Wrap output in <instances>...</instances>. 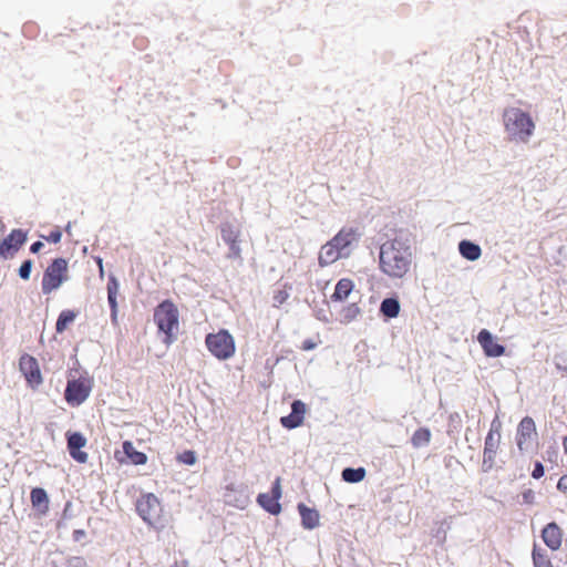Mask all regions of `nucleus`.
Segmentation results:
<instances>
[{
    "instance_id": "nucleus-1",
    "label": "nucleus",
    "mask_w": 567,
    "mask_h": 567,
    "mask_svg": "<svg viewBox=\"0 0 567 567\" xmlns=\"http://www.w3.org/2000/svg\"><path fill=\"white\" fill-rule=\"evenodd\" d=\"M411 247L399 238L383 243L380 247L379 266L383 274L390 278H403L412 265Z\"/></svg>"
},
{
    "instance_id": "nucleus-2",
    "label": "nucleus",
    "mask_w": 567,
    "mask_h": 567,
    "mask_svg": "<svg viewBox=\"0 0 567 567\" xmlns=\"http://www.w3.org/2000/svg\"><path fill=\"white\" fill-rule=\"evenodd\" d=\"M503 123L508 140L517 143H528L536 127L529 113L519 107H506Z\"/></svg>"
},
{
    "instance_id": "nucleus-3",
    "label": "nucleus",
    "mask_w": 567,
    "mask_h": 567,
    "mask_svg": "<svg viewBox=\"0 0 567 567\" xmlns=\"http://www.w3.org/2000/svg\"><path fill=\"white\" fill-rule=\"evenodd\" d=\"M178 319V309L171 300L162 301L154 310V321L158 330L165 334L164 343L167 346L176 340Z\"/></svg>"
},
{
    "instance_id": "nucleus-4",
    "label": "nucleus",
    "mask_w": 567,
    "mask_h": 567,
    "mask_svg": "<svg viewBox=\"0 0 567 567\" xmlns=\"http://www.w3.org/2000/svg\"><path fill=\"white\" fill-rule=\"evenodd\" d=\"M205 346L210 354L219 361L229 360L236 353L235 339L226 329L208 333L205 338Z\"/></svg>"
},
{
    "instance_id": "nucleus-5",
    "label": "nucleus",
    "mask_w": 567,
    "mask_h": 567,
    "mask_svg": "<svg viewBox=\"0 0 567 567\" xmlns=\"http://www.w3.org/2000/svg\"><path fill=\"white\" fill-rule=\"evenodd\" d=\"M69 262L64 258L53 259L45 268L42 280L41 290L44 296H49L56 291L64 282L69 280Z\"/></svg>"
},
{
    "instance_id": "nucleus-6",
    "label": "nucleus",
    "mask_w": 567,
    "mask_h": 567,
    "mask_svg": "<svg viewBox=\"0 0 567 567\" xmlns=\"http://www.w3.org/2000/svg\"><path fill=\"white\" fill-rule=\"evenodd\" d=\"M501 443V423L494 420L485 437L482 468L484 472L491 471L495 465L496 454Z\"/></svg>"
},
{
    "instance_id": "nucleus-7",
    "label": "nucleus",
    "mask_w": 567,
    "mask_h": 567,
    "mask_svg": "<svg viewBox=\"0 0 567 567\" xmlns=\"http://www.w3.org/2000/svg\"><path fill=\"white\" fill-rule=\"evenodd\" d=\"M91 390L92 380L87 377L69 380L64 392L65 401L72 406H78L89 398Z\"/></svg>"
},
{
    "instance_id": "nucleus-8",
    "label": "nucleus",
    "mask_w": 567,
    "mask_h": 567,
    "mask_svg": "<svg viewBox=\"0 0 567 567\" xmlns=\"http://www.w3.org/2000/svg\"><path fill=\"white\" fill-rule=\"evenodd\" d=\"M136 511L144 522L154 525L161 518V502L153 493L143 494L136 502Z\"/></svg>"
},
{
    "instance_id": "nucleus-9",
    "label": "nucleus",
    "mask_w": 567,
    "mask_h": 567,
    "mask_svg": "<svg viewBox=\"0 0 567 567\" xmlns=\"http://www.w3.org/2000/svg\"><path fill=\"white\" fill-rule=\"evenodd\" d=\"M537 442V431L534 420L530 416L522 419L517 426L516 444L518 450L527 452Z\"/></svg>"
},
{
    "instance_id": "nucleus-10",
    "label": "nucleus",
    "mask_w": 567,
    "mask_h": 567,
    "mask_svg": "<svg viewBox=\"0 0 567 567\" xmlns=\"http://www.w3.org/2000/svg\"><path fill=\"white\" fill-rule=\"evenodd\" d=\"M19 368L25 378L27 383L32 389H37L43 382L39 363L34 357L30 354L21 355L19 360Z\"/></svg>"
},
{
    "instance_id": "nucleus-11",
    "label": "nucleus",
    "mask_w": 567,
    "mask_h": 567,
    "mask_svg": "<svg viewBox=\"0 0 567 567\" xmlns=\"http://www.w3.org/2000/svg\"><path fill=\"white\" fill-rule=\"evenodd\" d=\"M25 240L27 236L21 229H13L0 241V256L4 259L13 258Z\"/></svg>"
},
{
    "instance_id": "nucleus-12",
    "label": "nucleus",
    "mask_w": 567,
    "mask_h": 567,
    "mask_svg": "<svg viewBox=\"0 0 567 567\" xmlns=\"http://www.w3.org/2000/svg\"><path fill=\"white\" fill-rule=\"evenodd\" d=\"M281 496V488H280V478H277L272 489L271 494L262 493L258 495V503L259 505L265 508L270 514L277 515L281 511V506L278 502V499Z\"/></svg>"
},
{
    "instance_id": "nucleus-13",
    "label": "nucleus",
    "mask_w": 567,
    "mask_h": 567,
    "mask_svg": "<svg viewBox=\"0 0 567 567\" xmlns=\"http://www.w3.org/2000/svg\"><path fill=\"white\" fill-rule=\"evenodd\" d=\"M306 412V404L300 400H296L291 404V413L287 416H282L280 423L286 429H296L303 423Z\"/></svg>"
},
{
    "instance_id": "nucleus-14",
    "label": "nucleus",
    "mask_w": 567,
    "mask_h": 567,
    "mask_svg": "<svg viewBox=\"0 0 567 567\" xmlns=\"http://www.w3.org/2000/svg\"><path fill=\"white\" fill-rule=\"evenodd\" d=\"M477 341L487 357H501L505 353V347L497 343L492 333L486 329L480 331Z\"/></svg>"
},
{
    "instance_id": "nucleus-15",
    "label": "nucleus",
    "mask_w": 567,
    "mask_h": 567,
    "mask_svg": "<svg viewBox=\"0 0 567 567\" xmlns=\"http://www.w3.org/2000/svg\"><path fill=\"white\" fill-rule=\"evenodd\" d=\"M86 445V439L79 432L68 435V450L72 458L79 463L87 461V453L82 452L81 449Z\"/></svg>"
},
{
    "instance_id": "nucleus-16",
    "label": "nucleus",
    "mask_w": 567,
    "mask_h": 567,
    "mask_svg": "<svg viewBox=\"0 0 567 567\" xmlns=\"http://www.w3.org/2000/svg\"><path fill=\"white\" fill-rule=\"evenodd\" d=\"M564 533L556 523L547 524L542 530V538L551 550H558L563 543Z\"/></svg>"
},
{
    "instance_id": "nucleus-17",
    "label": "nucleus",
    "mask_w": 567,
    "mask_h": 567,
    "mask_svg": "<svg viewBox=\"0 0 567 567\" xmlns=\"http://www.w3.org/2000/svg\"><path fill=\"white\" fill-rule=\"evenodd\" d=\"M340 238H332L329 243L323 245L319 252V264L320 266H328L338 260L339 258L344 257L340 250L336 248V245Z\"/></svg>"
},
{
    "instance_id": "nucleus-18",
    "label": "nucleus",
    "mask_w": 567,
    "mask_h": 567,
    "mask_svg": "<svg viewBox=\"0 0 567 567\" xmlns=\"http://www.w3.org/2000/svg\"><path fill=\"white\" fill-rule=\"evenodd\" d=\"M30 501L32 507L37 509L40 515H45L49 512V496L44 488L34 487L30 493Z\"/></svg>"
},
{
    "instance_id": "nucleus-19",
    "label": "nucleus",
    "mask_w": 567,
    "mask_h": 567,
    "mask_svg": "<svg viewBox=\"0 0 567 567\" xmlns=\"http://www.w3.org/2000/svg\"><path fill=\"white\" fill-rule=\"evenodd\" d=\"M298 511L301 516V524L306 529H313L319 525V513L313 509L307 507L305 504L298 505Z\"/></svg>"
},
{
    "instance_id": "nucleus-20",
    "label": "nucleus",
    "mask_w": 567,
    "mask_h": 567,
    "mask_svg": "<svg viewBox=\"0 0 567 567\" xmlns=\"http://www.w3.org/2000/svg\"><path fill=\"white\" fill-rule=\"evenodd\" d=\"M333 238H340L336 248L342 252L344 257L350 256L351 254V244L354 240V233L352 229L349 230H340Z\"/></svg>"
},
{
    "instance_id": "nucleus-21",
    "label": "nucleus",
    "mask_w": 567,
    "mask_h": 567,
    "mask_svg": "<svg viewBox=\"0 0 567 567\" xmlns=\"http://www.w3.org/2000/svg\"><path fill=\"white\" fill-rule=\"evenodd\" d=\"M458 250H460V254L465 259L471 260V261L477 260L482 255L481 247L470 240H462L458 244Z\"/></svg>"
},
{
    "instance_id": "nucleus-22",
    "label": "nucleus",
    "mask_w": 567,
    "mask_h": 567,
    "mask_svg": "<svg viewBox=\"0 0 567 567\" xmlns=\"http://www.w3.org/2000/svg\"><path fill=\"white\" fill-rule=\"evenodd\" d=\"M76 317L78 312L74 310L66 309L61 311L55 323L56 332L62 333L65 331L69 326L73 323Z\"/></svg>"
},
{
    "instance_id": "nucleus-23",
    "label": "nucleus",
    "mask_w": 567,
    "mask_h": 567,
    "mask_svg": "<svg viewBox=\"0 0 567 567\" xmlns=\"http://www.w3.org/2000/svg\"><path fill=\"white\" fill-rule=\"evenodd\" d=\"M123 451L131 460V462L135 465H143L147 462V456L145 453L136 451L133 443L130 441H125L123 443Z\"/></svg>"
},
{
    "instance_id": "nucleus-24",
    "label": "nucleus",
    "mask_w": 567,
    "mask_h": 567,
    "mask_svg": "<svg viewBox=\"0 0 567 567\" xmlns=\"http://www.w3.org/2000/svg\"><path fill=\"white\" fill-rule=\"evenodd\" d=\"M400 302L396 298H385L380 306L381 313L386 318H396L400 313Z\"/></svg>"
},
{
    "instance_id": "nucleus-25",
    "label": "nucleus",
    "mask_w": 567,
    "mask_h": 567,
    "mask_svg": "<svg viewBox=\"0 0 567 567\" xmlns=\"http://www.w3.org/2000/svg\"><path fill=\"white\" fill-rule=\"evenodd\" d=\"M352 289H353L352 281L350 279L343 278V279L338 281V284L336 286V289H334V292L331 296V298L333 300L342 301V300H344L350 295Z\"/></svg>"
},
{
    "instance_id": "nucleus-26",
    "label": "nucleus",
    "mask_w": 567,
    "mask_h": 567,
    "mask_svg": "<svg viewBox=\"0 0 567 567\" xmlns=\"http://www.w3.org/2000/svg\"><path fill=\"white\" fill-rule=\"evenodd\" d=\"M221 238L226 244H233L239 241L240 231L234 225L226 223L220 227Z\"/></svg>"
},
{
    "instance_id": "nucleus-27",
    "label": "nucleus",
    "mask_w": 567,
    "mask_h": 567,
    "mask_svg": "<svg viewBox=\"0 0 567 567\" xmlns=\"http://www.w3.org/2000/svg\"><path fill=\"white\" fill-rule=\"evenodd\" d=\"M430 441H431V431L426 427L417 429L411 437V443L416 449L427 445L430 443Z\"/></svg>"
},
{
    "instance_id": "nucleus-28",
    "label": "nucleus",
    "mask_w": 567,
    "mask_h": 567,
    "mask_svg": "<svg viewBox=\"0 0 567 567\" xmlns=\"http://www.w3.org/2000/svg\"><path fill=\"white\" fill-rule=\"evenodd\" d=\"M533 561L535 567H553L551 561L547 555L540 550H537L536 548L533 550Z\"/></svg>"
},
{
    "instance_id": "nucleus-29",
    "label": "nucleus",
    "mask_w": 567,
    "mask_h": 567,
    "mask_svg": "<svg viewBox=\"0 0 567 567\" xmlns=\"http://www.w3.org/2000/svg\"><path fill=\"white\" fill-rule=\"evenodd\" d=\"M178 462L186 465H194L196 463V455L193 451H184L177 456Z\"/></svg>"
},
{
    "instance_id": "nucleus-30",
    "label": "nucleus",
    "mask_w": 567,
    "mask_h": 567,
    "mask_svg": "<svg viewBox=\"0 0 567 567\" xmlns=\"http://www.w3.org/2000/svg\"><path fill=\"white\" fill-rule=\"evenodd\" d=\"M31 269H32V260L29 259V260L23 261L19 268V276L23 280H28L30 278Z\"/></svg>"
},
{
    "instance_id": "nucleus-31",
    "label": "nucleus",
    "mask_w": 567,
    "mask_h": 567,
    "mask_svg": "<svg viewBox=\"0 0 567 567\" xmlns=\"http://www.w3.org/2000/svg\"><path fill=\"white\" fill-rule=\"evenodd\" d=\"M536 501V494L532 488H526L522 492V502L526 505H533Z\"/></svg>"
},
{
    "instance_id": "nucleus-32",
    "label": "nucleus",
    "mask_w": 567,
    "mask_h": 567,
    "mask_svg": "<svg viewBox=\"0 0 567 567\" xmlns=\"http://www.w3.org/2000/svg\"><path fill=\"white\" fill-rule=\"evenodd\" d=\"M545 470L540 462H536L532 472V477L538 480L544 476Z\"/></svg>"
},
{
    "instance_id": "nucleus-33",
    "label": "nucleus",
    "mask_w": 567,
    "mask_h": 567,
    "mask_svg": "<svg viewBox=\"0 0 567 567\" xmlns=\"http://www.w3.org/2000/svg\"><path fill=\"white\" fill-rule=\"evenodd\" d=\"M229 246L230 257L240 258L241 249L239 247V241H235L233 244H227Z\"/></svg>"
},
{
    "instance_id": "nucleus-34",
    "label": "nucleus",
    "mask_w": 567,
    "mask_h": 567,
    "mask_svg": "<svg viewBox=\"0 0 567 567\" xmlns=\"http://www.w3.org/2000/svg\"><path fill=\"white\" fill-rule=\"evenodd\" d=\"M342 478L348 483H354V468L348 467L342 472Z\"/></svg>"
},
{
    "instance_id": "nucleus-35",
    "label": "nucleus",
    "mask_w": 567,
    "mask_h": 567,
    "mask_svg": "<svg viewBox=\"0 0 567 567\" xmlns=\"http://www.w3.org/2000/svg\"><path fill=\"white\" fill-rule=\"evenodd\" d=\"M557 489L564 494H567V474L560 476L558 480Z\"/></svg>"
},
{
    "instance_id": "nucleus-36",
    "label": "nucleus",
    "mask_w": 567,
    "mask_h": 567,
    "mask_svg": "<svg viewBox=\"0 0 567 567\" xmlns=\"http://www.w3.org/2000/svg\"><path fill=\"white\" fill-rule=\"evenodd\" d=\"M61 237H62V234L60 230H53L49 234L48 237H45V239L50 243L56 244L61 240Z\"/></svg>"
},
{
    "instance_id": "nucleus-37",
    "label": "nucleus",
    "mask_w": 567,
    "mask_h": 567,
    "mask_svg": "<svg viewBox=\"0 0 567 567\" xmlns=\"http://www.w3.org/2000/svg\"><path fill=\"white\" fill-rule=\"evenodd\" d=\"M107 299H109V303L112 309V312L115 316L116 309H117L116 295H114V292H111L107 295Z\"/></svg>"
},
{
    "instance_id": "nucleus-38",
    "label": "nucleus",
    "mask_w": 567,
    "mask_h": 567,
    "mask_svg": "<svg viewBox=\"0 0 567 567\" xmlns=\"http://www.w3.org/2000/svg\"><path fill=\"white\" fill-rule=\"evenodd\" d=\"M118 285L115 280V278H111L107 284V295L111 292H114V295H117Z\"/></svg>"
},
{
    "instance_id": "nucleus-39",
    "label": "nucleus",
    "mask_w": 567,
    "mask_h": 567,
    "mask_svg": "<svg viewBox=\"0 0 567 567\" xmlns=\"http://www.w3.org/2000/svg\"><path fill=\"white\" fill-rule=\"evenodd\" d=\"M317 347V342H315L313 340L311 339H307L302 342L301 344V349L303 351H310V350H313L315 348Z\"/></svg>"
},
{
    "instance_id": "nucleus-40",
    "label": "nucleus",
    "mask_w": 567,
    "mask_h": 567,
    "mask_svg": "<svg viewBox=\"0 0 567 567\" xmlns=\"http://www.w3.org/2000/svg\"><path fill=\"white\" fill-rule=\"evenodd\" d=\"M85 535H86L85 530H83V529H75L73 532V539L75 542H80L82 538L85 537Z\"/></svg>"
},
{
    "instance_id": "nucleus-41",
    "label": "nucleus",
    "mask_w": 567,
    "mask_h": 567,
    "mask_svg": "<svg viewBox=\"0 0 567 567\" xmlns=\"http://www.w3.org/2000/svg\"><path fill=\"white\" fill-rule=\"evenodd\" d=\"M43 247V244L41 241H35L31 245L30 250L31 252L35 254Z\"/></svg>"
},
{
    "instance_id": "nucleus-42",
    "label": "nucleus",
    "mask_w": 567,
    "mask_h": 567,
    "mask_svg": "<svg viewBox=\"0 0 567 567\" xmlns=\"http://www.w3.org/2000/svg\"><path fill=\"white\" fill-rule=\"evenodd\" d=\"M365 476V470L363 467H357V483L362 481Z\"/></svg>"
},
{
    "instance_id": "nucleus-43",
    "label": "nucleus",
    "mask_w": 567,
    "mask_h": 567,
    "mask_svg": "<svg viewBox=\"0 0 567 567\" xmlns=\"http://www.w3.org/2000/svg\"><path fill=\"white\" fill-rule=\"evenodd\" d=\"M287 298V293L284 291H279V293L275 297L280 303L284 302Z\"/></svg>"
},
{
    "instance_id": "nucleus-44",
    "label": "nucleus",
    "mask_w": 567,
    "mask_h": 567,
    "mask_svg": "<svg viewBox=\"0 0 567 567\" xmlns=\"http://www.w3.org/2000/svg\"><path fill=\"white\" fill-rule=\"evenodd\" d=\"M563 446H564L565 453H567V435L563 440Z\"/></svg>"
},
{
    "instance_id": "nucleus-45",
    "label": "nucleus",
    "mask_w": 567,
    "mask_h": 567,
    "mask_svg": "<svg viewBox=\"0 0 567 567\" xmlns=\"http://www.w3.org/2000/svg\"><path fill=\"white\" fill-rule=\"evenodd\" d=\"M78 564L83 567L84 563L81 559H76Z\"/></svg>"
}]
</instances>
